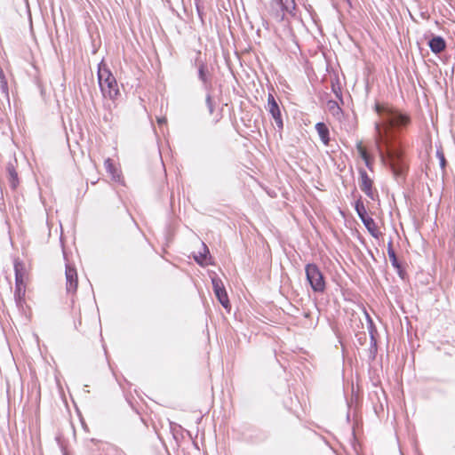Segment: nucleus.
Segmentation results:
<instances>
[{"label":"nucleus","instance_id":"nucleus-3","mask_svg":"<svg viewBox=\"0 0 455 455\" xmlns=\"http://www.w3.org/2000/svg\"><path fill=\"white\" fill-rule=\"evenodd\" d=\"M15 273V291L14 298L19 307H23L26 303L27 285L29 282V271L27 269L23 261L16 259L13 263Z\"/></svg>","mask_w":455,"mask_h":455},{"label":"nucleus","instance_id":"nucleus-18","mask_svg":"<svg viewBox=\"0 0 455 455\" xmlns=\"http://www.w3.org/2000/svg\"><path fill=\"white\" fill-rule=\"evenodd\" d=\"M355 211H356V212H357V214H358V216H359V218L361 219L362 221L369 217L367 215L365 206H364V204H363L362 200H357L356 201V203H355Z\"/></svg>","mask_w":455,"mask_h":455},{"label":"nucleus","instance_id":"nucleus-14","mask_svg":"<svg viewBox=\"0 0 455 455\" xmlns=\"http://www.w3.org/2000/svg\"><path fill=\"white\" fill-rule=\"evenodd\" d=\"M368 232L375 238H379L382 235L378 225L371 217H368L363 220Z\"/></svg>","mask_w":455,"mask_h":455},{"label":"nucleus","instance_id":"nucleus-17","mask_svg":"<svg viewBox=\"0 0 455 455\" xmlns=\"http://www.w3.org/2000/svg\"><path fill=\"white\" fill-rule=\"evenodd\" d=\"M327 108L329 111L334 116H339L342 113V109L335 100H329L327 102Z\"/></svg>","mask_w":455,"mask_h":455},{"label":"nucleus","instance_id":"nucleus-8","mask_svg":"<svg viewBox=\"0 0 455 455\" xmlns=\"http://www.w3.org/2000/svg\"><path fill=\"white\" fill-rule=\"evenodd\" d=\"M66 289L69 293H76L78 287V276L76 269L69 265L66 266Z\"/></svg>","mask_w":455,"mask_h":455},{"label":"nucleus","instance_id":"nucleus-25","mask_svg":"<svg viewBox=\"0 0 455 455\" xmlns=\"http://www.w3.org/2000/svg\"><path fill=\"white\" fill-rule=\"evenodd\" d=\"M220 117L216 118L215 123L219 122Z\"/></svg>","mask_w":455,"mask_h":455},{"label":"nucleus","instance_id":"nucleus-24","mask_svg":"<svg viewBox=\"0 0 455 455\" xmlns=\"http://www.w3.org/2000/svg\"><path fill=\"white\" fill-rule=\"evenodd\" d=\"M157 123L159 124H165L167 123V119L164 116V117H158L157 118Z\"/></svg>","mask_w":455,"mask_h":455},{"label":"nucleus","instance_id":"nucleus-20","mask_svg":"<svg viewBox=\"0 0 455 455\" xmlns=\"http://www.w3.org/2000/svg\"><path fill=\"white\" fill-rule=\"evenodd\" d=\"M206 104H207V107H208V109H209V112L211 114H212L213 112V109H214V106H213V101H212V99L210 95H208L206 97Z\"/></svg>","mask_w":455,"mask_h":455},{"label":"nucleus","instance_id":"nucleus-9","mask_svg":"<svg viewBox=\"0 0 455 455\" xmlns=\"http://www.w3.org/2000/svg\"><path fill=\"white\" fill-rule=\"evenodd\" d=\"M282 11L283 14L280 15L278 12H275L274 14V19L277 22H281L285 19L286 14H289L291 16H295V10H296V3L295 0H277Z\"/></svg>","mask_w":455,"mask_h":455},{"label":"nucleus","instance_id":"nucleus-16","mask_svg":"<svg viewBox=\"0 0 455 455\" xmlns=\"http://www.w3.org/2000/svg\"><path fill=\"white\" fill-rule=\"evenodd\" d=\"M315 129L323 143L327 146L330 142V132L328 127L324 123H317L315 124Z\"/></svg>","mask_w":455,"mask_h":455},{"label":"nucleus","instance_id":"nucleus-23","mask_svg":"<svg viewBox=\"0 0 455 455\" xmlns=\"http://www.w3.org/2000/svg\"><path fill=\"white\" fill-rule=\"evenodd\" d=\"M437 155L439 156L441 164H442V166L443 167V166H444V164H445V158H444V156H443V153H437Z\"/></svg>","mask_w":455,"mask_h":455},{"label":"nucleus","instance_id":"nucleus-13","mask_svg":"<svg viewBox=\"0 0 455 455\" xmlns=\"http://www.w3.org/2000/svg\"><path fill=\"white\" fill-rule=\"evenodd\" d=\"M428 45L431 49V51L438 54L442 52H443L446 48V43L444 39L441 36H434L428 43Z\"/></svg>","mask_w":455,"mask_h":455},{"label":"nucleus","instance_id":"nucleus-12","mask_svg":"<svg viewBox=\"0 0 455 455\" xmlns=\"http://www.w3.org/2000/svg\"><path fill=\"white\" fill-rule=\"evenodd\" d=\"M210 251L208 247L202 243L201 251L194 255L195 260L201 266H208L211 264V258L209 257Z\"/></svg>","mask_w":455,"mask_h":455},{"label":"nucleus","instance_id":"nucleus-4","mask_svg":"<svg viewBox=\"0 0 455 455\" xmlns=\"http://www.w3.org/2000/svg\"><path fill=\"white\" fill-rule=\"evenodd\" d=\"M307 280L315 292L325 291V280L323 273L315 264H307L305 267Z\"/></svg>","mask_w":455,"mask_h":455},{"label":"nucleus","instance_id":"nucleus-22","mask_svg":"<svg viewBox=\"0 0 455 455\" xmlns=\"http://www.w3.org/2000/svg\"><path fill=\"white\" fill-rule=\"evenodd\" d=\"M388 254H389V257L392 259L393 265L396 266V257H395V252L392 251H389Z\"/></svg>","mask_w":455,"mask_h":455},{"label":"nucleus","instance_id":"nucleus-7","mask_svg":"<svg viewBox=\"0 0 455 455\" xmlns=\"http://www.w3.org/2000/svg\"><path fill=\"white\" fill-rule=\"evenodd\" d=\"M267 110L274 118L277 127L282 130L283 128V122L282 119L281 110L272 93H269L267 96Z\"/></svg>","mask_w":455,"mask_h":455},{"label":"nucleus","instance_id":"nucleus-1","mask_svg":"<svg viewBox=\"0 0 455 455\" xmlns=\"http://www.w3.org/2000/svg\"><path fill=\"white\" fill-rule=\"evenodd\" d=\"M375 111L381 118V123L375 124L376 147L380 160L395 177L403 176L408 165L400 143L391 135V129L407 126L411 117L388 104H375Z\"/></svg>","mask_w":455,"mask_h":455},{"label":"nucleus","instance_id":"nucleus-19","mask_svg":"<svg viewBox=\"0 0 455 455\" xmlns=\"http://www.w3.org/2000/svg\"><path fill=\"white\" fill-rule=\"evenodd\" d=\"M0 91L8 93V84L3 71L0 70Z\"/></svg>","mask_w":455,"mask_h":455},{"label":"nucleus","instance_id":"nucleus-21","mask_svg":"<svg viewBox=\"0 0 455 455\" xmlns=\"http://www.w3.org/2000/svg\"><path fill=\"white\" fill-rule=\"evenodd\" d=\"M199 76L202 79L203 82L206 83V76H205V67L201 66L199 68Z\"/></svg>","mask_w":455,"mask_h":455},{"label":"nucleus","instance_id":"nucleus-6","mask_svg":"<svg viewBox=\"0 0 455 455\" xmlns=\"http://www.w3.org/2000/svg\"><path fill=\"white\" fill-rule=\"evenodd\" d=\"M212 283L214 294L216 298L218 299L219 302L228 310L230 309L231 305L230 301L227 293V291L225 289V286L223 284V282L219 277H212Z\"/></svg>","mask_w":455,"mask_h":455},{"label":"nucleus","instance_id":"nucleus-2","mask_svg":"<svg viewBox=\"0 0 455 455\" xmlns=\"http://www.w3.org/2000/svg\"><path fill=\"white\" fill-rule=\"evenodd\" d=\"M98 82L104 98L116 100L120 95L117 81L104 61L98 67Z\"/></svg>","mask_w":455,"mask_h":455},{"label":"nucleus","instance_id":"nucleus-10","mask_svg":"<svg viewBox=\"0 0 455 455\" xmlns=\"http://www.w3.org/2000/svg\"><path fill=\"white\" fill-rule=\"evenodd\" d=\"M356 149L361 158L364 161L367 168L372 171L373 157L370 155V153L367 150V148L363 145L362 140L356 142Z\"/></svg>","mask_w":455,"mask_h":455},{"label":"nucleus","instance_id":"nucleus-15","mask_svg":"<svg viewBox=\"0 0 455 455\" xmlns=\"http://www.w3.org/2000/svg\"><path fill=\"white\" fill-rule=\"evenodd\" d=\"M7 174H8V181L11 188L15 190L19 186V177L18 173L12 164H8L6 167Z\"/></svg>","mask_w":455,"mask_h":455},{"label":"nucleus","instance_id":"nucleus-5","mask_svg":"<svg viewBox=\"0 0 455 455\" xmlns=\"http://www.w3.org/2000/svg\"><path fill=\"white\" fill-rule=\"evenodd\" d=\"M359 187L361 190L371 199L374 200L378 197V191L374 188L373 180L363 169H359Z\"/></svg>","mask_w":455,"mask_h":455},{"label":"nucleus","instance_id":"nucleus-11","mask_svg":"<svg viewBox=\"0 0 455 455\" xmlns=\"http://www.w3.org/2000/svg\"><path fill=\"white\" fill-rule=\"evenodd\" d=\"M104 165L107 172L111 176L113 180L119 181L121 180L120 168L111 158H107L104 162Z\"/></svg>","mask_w":455,"mask_h":455}]
</instances>
